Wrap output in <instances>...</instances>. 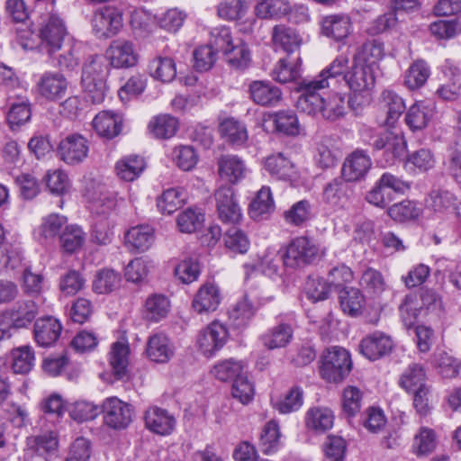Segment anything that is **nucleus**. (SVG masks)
I'll return each mask as SVG.
<instances>
[{
	"label": "nucleus",
	"mask_w": 461,
	"mask_h": 461,
	"mask_svg": "<svg viewBox=\"0 0 461 461\" xmlns=\"http://www.w3.org/2000/svg\"><path fill=\"white\" fill-rule=\"evenodd\" d=\"M122 122L121 117L112 112L103 111L95 115L93 127L96 133L105 139L111 140L120 134Z\"/></svg>",
	"instance_id": "c85d7f7f"
},
{
	"label": "nucleus",
	"mask_w": 461,
	"mask_h": 461,
	"mask_svg": "<svg viewBox=\"0 0 461 461\" xmlns=\"http://www.w3.org/2000/svg\"><path fill=\"white\" fill-rule=\"evenodd\" d=\"M319 253L320 249L312 239L300 236L287 244L282 260L286 268L301 269L312 265L318 258Z\"/></svg>",
	"instance_id": "39448f33"
},
{
	"label": "nucleus",
	"mask_w": 461,
	"mask_h": 461,
	"mask_svg": "<svg viewBox=\"0 0 461 461\" xmlns=\"http://www.w3.org/2000/svg\"><path fill=\"white\" fill-rule=\"evenodd\" d=\"M428 204L440 214L455 213L457 205L456 195L448 190L433 189L429 193Z\"/></svg>",
	"instance_id": "c03bdc74"
},
{
	"label": "nucleus",
	"mask_w": 461,
	"mask_h": 461,
	"mask_svg": "<svg viewBox=\"0 0 461 461\" xmlns=\"http://www.w3.org/2000/svg\"><path fill=\"white\" fill-rule=\"evenodd\" d=\"M228 64L234 69L244 70L251 62V53L247 43L240 41L224 53Z\"/></svg>",
	"instance_id": "13d9d810"
},
{
	"label": "nucleus",
	"mask_w": 461,
	"mask_h": 461,
	"mask_svg": "<svg viewBox=\"0 0 461 461\" xmlns=\"http://www.w3.org/2000/svg\"><path fill=\"white\" fill-rule=\"evenodd\" d=\"M179 127L177 119L169 114L153 117L148 126L149 133L156 139L167 140L175 136Z\"/></svg>",
	"instance_id": "37998d69"
},
{
	"label": "nucleus",
	"mask_w": 461,
	"mask_h": 461,
	"mask_svg": "<svg viewBox=\"0 0 461 461\" xmlns=\"http://www.w3.org/2000/svg\"><path fill=\"white\" fill-rule=\"evenodd\" d=\"M61 247L68 253H73L85 242V232L77 224L67 225L59 236Z\"/></svg>",
	"instance_id": "052dcab7"
},
{
	"label": "nucleus",
	"mask_w": 461,
	"mask_h": 461,
	"mask_svg": "<svg viewBox=\"0 0 461 461\" xmlns=\"http://www.w3.org/2000/svg\"><path fill=\"white\" fill-rule=\"evenodd\" d=\"M105 56L114 68H133L140 59L134 43L126 39L113 41L105 51Z\"/></svg>",
	"instance_id": "ddd939ff"
},
{
	"label": "nucleus",
	"mask_w": 461,
	"mask_h": 461,
	"mask_svg": "<svg viewBox=\"0 0 461 461\" xmlns=\"http://www.w3.org/2000/svg\"><path fill=\"white\" fill-rule=\"evenodd\" d=\"M175 276L183 284H191L201 275V266L197 258L191 257L181 260L174 269Z\"/></svg>",
	"instance_id": "680f3d73"
},
{
	"label": "nucleus",
	"mask_w": 461,
	"mask_h": 461,
	"mask_svg": "<svg viewBox=\"0 0 461 461\" xmlns=\"http://www.w3.org/2000/svg\"><path fill=\"white\" fill-rule=\"evenodd\" d=\"M129 353L130 348L127 344L119 341L113 344L109 362L115 380L128 379Z\"/></svg>",
	"instance_id": "f704fd0d"
},
{
	"label": "nucleus",
	"mask_w": 461,
	"mask_h": 461,
	"mask_svg": "<svg viewBox=\"0 0 461 461\" xmlns=\"http://www.w3.org/2000/svg\"><path fill=\"white\" fill-rule=\"evenodd\" d=\"M68 218L59 213H50L42 219L41 224L34 231L36 239L43 243L59 237L67 226Z\"/></svg>",
	"instance_id": "cd10ccee"
},
{
	"label": "nucleus",
	"mask_w": 461,
	"mask_h": 461,
	"mask_svg": "<svg viewBox=\"0 0 461 461\" xmlns=\"http://www.w3.org/2000/svg\"><path fill=\"white\" fill-rule=\"evenodd\" d=\"M148 72L154 79L169 83L176 76V63L172 58L156 56L149 62Z\"/></svg>",
	"instance_id": "79ce46f5"
},
{
	"label": "nucleus",
	"mask_w": 461,
	"mask_h": 461,
	"mask_svg": "<svg viewBox=\"0 0 461 461\" xmlns=\"http://www.w3.org/2000/svg\"><path fill=\"white\" fill-rule=\"evenodd\" d=\"M105 426L114 430L127 429L132 421L134 408L116 396L107 397L101 405Z\"/></svg>",
	"instance_id": "0eeeda50"
},
{
	"label": "nucleus",
	"mask_w": 461,
	"mask_h": 461,
	"mask_svg": "<svg viewBox=\"0 0 461 461\" xmlns=\"http://www.w3.org/2000/svg\"><path fill=\"white\" fill-rule=\"evenodd\" d=\"M219 219L227 224H237L242 219V212L231 186L222 185L214 194Z\"/></svg>",
	"instance_id": "4468645a"
},
{
	"label": "nucleus",
	"mask_w": 461,
	"mask_h": 461,
	"mask_svg": "<svg viewBox=\"0 0 461 461\" xmlns=\"http://www.w3.org/2000/svg\"><path fill=\"white\" fill-rule=\"evenodd\" d=\"M221 301L219 287L212 283H205L194 295L192 307L197 313L214 312Z\"/></svg>",
	"instance_id": "393cba45"
},
{
	"label": "nucleus",
	"mask_w": 461,
	"mask_h": 461,
	"mask_svg": "<svg viewBox=\"0 0 461 461\" xmlns=\"http://www.w3.org/2000/svg\"><path fill=\"white\" fill-rule=\"evenodd\" d=\"M185 199L186 195L182 188H168L157 199V207L162 213L171 214L184 204Z\"/></svg>",
	"instance_id": "3c124183"
},
{
	"label": "nucleus",
	"mask_w": 461,
	"mask_h": 461,
	"mask_svg": "<svg viewBox=\"0 0 461 461\" xmlns=\"http://www.w3.org/2000/svg\"><path fill=\"white\" fill-rule=\"evenodd\" d=\"M354 186L345 177H336L326 184L323 201L332 207L344 208L354 197Z\"/></svg>",
	"instance_id": "dca6fc26"
},
{
	"label": "nucleus",
	"mask_w": 461,
	"mask_h": 461,
	"mask_svg": "<svg viewBox=\"0 0 461 461\" xmlns=\"http://www.w3.org/2000/svg\"><path fill=\"white\" fill-rule=\"evenodd\" d=\"M31 117V104L25 101L12 104L6 114V120L12 131L18 130L27 123Z\"/></svg>",
	"instance_id": "69168bd1"
},
{
	"label": "nucleus",
	"mask_w": 461,
	"mask_h": 461,
	"mask_svg": "<svg viewBox=\"0 0 461 461\" xmlns=\"http://www.w3.org/2000/svg\"><path fill=\"white\" fill-rule=\"evenodd\" d=\"M265 168L277 179L288 180L294 174L293 163L282 153L268 156L265 161Z\"/></svg>",
	"instance_id": "09e8293b"
},
{
	"label": "nucleus",
	"mask_w": 461,
	"mask_h": 461,
	"mask_svg": "<svg viewBox=\"0 0 461 461\" xmlns=\"http://www.w3.org/2000/svg\"><path fill=\"white\" fill-rule=\"evenodd\" d=\"M382 104L386 111L385 123L393 126L406 109L404 100L394 91L386 89L382 93Z\"/></svg>",
	"instance_id": "a18cd8bd"
},
{
	"label": "nucleus",
	"mask_w": 461,
	"mask_h": 461,
	"mask_svg": "<svg viewBox=\"0 0 461 461\" xmlns=\"http://www.w3.org/2000/svg\"><path fill=\"white\" fill-rule=\"evenodd\" d=\"M420 213V208L417 203L411 200H403L396 203L387 209V214L395 221L404 222L410 220H414L419 217Z\"/></svg>",
	"instance_id": "0e129e2a"
},
{
	"label": "nucleus",
	"mask_w": 461,
	"mask_h": 461,
	"mask_svg": "<svg viewBox=\"0 0 461 461\" xmlns=\"http://www.w3.org/2000/svg\"><path fill=\"white\" fill-rule=\"evenodd\" d=\"M283 446L281 432L276 420H269L265 424L259 437L258 447L265 455L276 453Z\"/></svg>",
	"instance_id": "58836bf2"
},
{
	"label": "nucleus",
	"mask_w": 461,
	"mask_h": 461,
	"mask_svg": "<svg viewBox=\"0 0 461 461\" xmlns=\"http://www.w3.org/2000/svg\"><path fill=\"white\" fill-rule=\"evenodd\" d=\"M219 131L223 138L236 146L244 144L248 139L245 126L234 118L223 120L219 126Z\"/></svg>",
	"instance_id": "5fc2aeb1"
},
{
	"label": "nucleus",
	"mask_w": 461,
	"mask_h": 461,
	"mask_svg": "<svg viewBox=\"0 0 461 461\" xmlns=\"http://www.w3.org/2000/svg\"><path fill=\"white\" fill-rule=\"evenodd\" d=\"M349 59L345 54L337 56L325 68H323L320 74L312 79H303L300 83H311L313 85L315 82L326 80L328 83V88L330 87L331 82L338 77H342L348 70Z\"/></svg>",
	"instance_id": "4c0bfd02"
},
{
	"label": "nucleus",
	"mask_w": 461,
	"mask_h": 461,
	"mask_svg": "<svg viewBox=\"0 0 461 461\" xmlns=\"http://www.w3.org/2000/svg\"><path fill=\"white\" fill-rule=\"evenodd\" d=\"M410 185L398 176L384 172L366 193V201L380 209H385L394 200L395 194H402Z\"/></svg>",
	"instance_id": "423d86ee"
},
{
	"label": "nucleus",
	"mask_w": 461,
	"mask_h": 461,
	"mask_svg": "<svg viewBox=\"0 0 461 461\" xmlns=\"http://www.w3.org/2000/svg\"><path fill=\"white\" fill-rule=\"evenodd\" d=\"M14 323V328L27 329L37 320L40 305L32 299H20L6 308Z\"/></svg>",
	"instance_id": "4be33fe9"
},
{
	"label": "nucleus",
	"mask_w": 461,
	"mask_h": 461,
	"mask_svg": "<svg viewBox=\"0 0 461 461\" xmlns=\"http://www.w3.org/2000/svg\"><path fill=\"white\" fill-rule=\"evenodd\" d=\"M89 149V141L85 136L80 133H71L60 140L56 155L68 166H77L86 160Z\"/></svg>",
	"instance_id": "6e6552de"
},
{
	"label": "nucleus",
	"mask_w": 461,
	"mask_h": 461,
	"mask_svg": "<svg viewBox=\"0 0 461 461\" xmlns=\"http://www.w3.org/2000/svg\"><path fill=\"white\" fill-rule=\"evenodd\" d=\"M334 423L333 411L325 407L310 408L305 414L307 429L316 433H323L330 429Z\"/></svg>",
	"instance_id": "72a5a7b5"
},
{
	"label": "nucleus",
	"mask_w": 461,
	"mask_h": 461,
	"mask_svg": "<svg viewBox=\"0 0 461 461\" xmlns=\"http://www.w3.org/2000/svg\"><path fill=\"white\" fill-rule=\"evenodd\" d=\"M107 74V66L100 56H90L84 63L81 85L87 101L101 104L104 100L108 91Z\"/></svg>",
	"instance_id": "7ed1b4c3"
},
{
	"label": "nucleus",
	"mask_w": 461,
	"mask_h": 461,
	"mask_svg": "<svg viewBox=\"0 0 461 461\" xmlns=\"http://www.w3.org/2000/svg\"><path fill=\"white\" fill-rule=\"evenodd\" d=\"M426 371L417 363H412L401 375L399 384L406 392L417 390L418 387L426 385Z\"/></svg>",
	"instance_id": "603ef678"
},
{
	"label": "nucleus",
	"mask_w": 461,
	"mask_h": 461,
	"mask_svg": "<svg viewBox=\"0 0 461 461\" xmlns=\"http://www.w3.org/2000/svg\"><path fill=\"white\" fill-rule=\"evenodd\" d=\"M407 149V141L402 135L384 131L382 145L376 152H383L381 163L384 166L393 165L397 160H403Z\"/></svg>",
	"instance_id": "412c9836"
},
{
	"label": "nucleus",
	"mask_w": 461,
	"mask_h": 461,
	"mask_svg": "<svg viewBox=\"0 0 461 461\" xmlns=\"http://www.w3.org/2000/svg\"><path fill=\"white\" fill-rule=\"evenodd\" d=\"M294 325L295 317L293 312L278 315L276 324L262 335L263 345L271 350L285 348L294 338Z\"/></svg>",
	"instance_id": "1a4fd4ad"
},
{
	"label": "nucleus",
	"mask_w": 461,
	"mask_h": 461,
	"mask_svg": "<svg viewBox=\"0 0 461 461\" xmlns=\"http://www.w3.org/2000/svg\"><path fill=\"white\" fill-rule=\"evenodd\" d=\"M68 82L66 77L59 71H46L36 82V91L45 100L56 102L66 95Z\"/></svg>",
	"instance_id": "2eb2a0df"
},
{
	"label": "nucleus",
	"mask_w": 461,
	"mask_h": 461,
	"mask_svg": "<svg viewBox=\"0 0 461 461\" xmlns=\"http://www.w3.org/2000/svg\"><path fill=\"white\" fill-rule=\"evenodd\" d=\"M242 361L233 358L222 360L214 365L212 374L222 382L233 381L244 374Z\"/></svg>",
	"instance_id": "4d7b16f0"
},
{
	"label": "nucleus",
	"mask_w": 461,
	"mask_h": 461,
	"mask_svg": "<svg viewBox=\"0 0 461 461\" xmlns=\"http://www.w3.org/2000/svg\"><path fill=\"white\" fill-rule=\"evenodd\" d=\"M249 97L261 106L273 107L279 104L283 93L281 89L268 80H255L249 86Z\"/></svg>",
	"instance_id": "aec40b11"
},
{
	"label": "nucleus",
	"mask_w": 461,
	"mask_h": 461,
	"mask_svg": "<svg viewBox=\"0 0 461 461\" xmlns=\"http://www.w3.org/2000/svg\"><path fill=\"white\" fill-rule=\"evenodd\" d=\"M270 298L260 299L254 304L249 294H246L242 300L238 302L233 309L230 312V318L237 328L245 327L254 316L256 311Z\"/></svg>",
	"instance_id": "473e14b6"
},
{
	"label": "nucleus",
	"mask_w": 461,
	"mask_h": 461,
	"mask_svg": "<svg viewBox=\"0 0 461 461\" xmlns=\"http://www.w3.org/2000/svg\"><path fill=\"white\" fill-rule=\"evenodd\" d=\"M350 29V18L344 14L327 15L321 22V34L335 41L345 40L348 36Z\"/></svg>",
	"instance_id": "b1692460"
},
{
	"label": "nucleus",
	"mask_w": 461,
	"mask_h": 461,
	"mask_svg": "<svg viewBox=\"0 0 461 461\" xmlns=\"http://www.w3.org/2000/svg\"><path fill=\"white\" fill-rule=\"evenodd\" d=\"M303 404V390L295 385L289 389L283 398L275 403V409L281 414H289L297 411Z\"/></svg>",
	"instance_id": "6e6d98bb"
},
{
	"label": "nucleus",
	"mask_w": 461,
	"mask_h": 461,
	"mask_svg": "<svg viewBox=\"0 0 461 461\" xmlns=\"http://www.w3.org/2000/svg\"><path fill=\"white\" fill-rule=\"evenodd\" d=\"M272 41L276 48L286 53H293L299 49L301 39L295 30L285 24H278L273 28Z\"/></svg>",
	"instance_id": "a19ab883"
},
{
	"label": "nucleus",
	"mask_w": 461,
	"mask_h": 461,
	"mask_svg": "<svg viewBox=\"0 0 461 461\" xmlns=\"http://www.w3.org/2000/svg\"><path fill=\"white\" fill-rule=\"evenodd\" d=\"M285 221L294 227H304L314 218L313 205L307 200L303 199L294 203L283 213Z\"/></svg>",
	"instance_id": "2f4dec72"
},
{
	"label": "nucleus",
	"mask_w": 461,
	"mask_h": 461,
	"mask_svg": "<svg viewBox=\"0 0 461 461\" xmlns=\"http://www.w3.org/2000/svg\"><path fill=\"white\" fill-rule=\"evenodd\" d=\"M326 80L311 83H299L301 93L296 108L308 115L321 114L324 119L335 122L346 114L345 96L337 92H328Z\"/></svg>",
	"instance_id": "f03ea898"
},
{
	"label": "nucleus",
	"mask_w": 461,
	"mask_h": 461,
	"mask_svg": "<svg viewBox=\"0 0 461 461\" xmlns=\"http://www.w3.org/2000/svg\"><path fill=\"white\" fill-rule=\"evenodd\" d=\"M67 35L64 20L57 14L50 13L43 20L40 29L41 44L50 56L61 49Z\"/></svg>",
	"instance_id": "9d476101"
},
{
	"label": "nucleus",
	"mask_w": 461,
	"mask_h": 461,
	"mask_svg": "<svg viewBox=\"0 0 461 461\" xmlns=\"http://www.w3.org/2000/svg\"><path fill=\"white\" fill-rule=\"evenodd\" d=\"M352 369L351 356L348 350L339 346L326 348L320 358L319 373L329 383H340Z\"/></svg>",
	"instance_id": "20e7f679"
},
{
	"label": "nucleus",
	"mask_w": 461,
	"mask_h": 461,
	"mask_svg": "<svg viewBox=\"0 0 461 461\" xmlns=\"http://www.w3.org/2000/svg\"><path fill=\"white\" fill-rule=\"evenodd\" d=\"M233 44L230 27L218 26L211 30L207 46H210L216 53L222 52L224 54Z\"/></svg>",
	"instance_id": "774afa93"
},
{
	"label": "nucleus",
	"mask_w": 461,
	"mask_h": 461,
	"mask_svg": "<svg viewBox=\"0 0 461 461\" xmlns=\"http://www.w3.org/2000/svg\"><path fill=\"white\" fill-rule=\"evenodd\" d=\"M120 273L111 268H103L96 272L93 280V291L99 294H109L120 286Z\"/></svg>",
	"instance_id": "8fccbe9b"
},
{
	"label": "nucleus",
	"mask_w": 461,
	"mask_h": 461,
	"mask_svg": "<svg viewBox=\"0 0 461 461\" xmlns=\"http://www.w3.org/2000/svg\"><path fill=\"white\" fill-rule=\"evenodd\" d=\"M371 166L370 157L364 150L357 149L346 158L341 175L350 183L361 181L366 176Z\"/></svg>",
	"instance_id": "6ab92c4d"
},
{
	"label": "nucleus",
	"mask_w": 461,
	"mask_h": 461,
	"mask_svg": "<svg viewBox=\"0 0 461 461\" xmlns=\"http://www.w3.org/2000/svg\"><path fill=\"white\" fill-rule=\"evenodd\" d=\"M433 116V108L425 102H416L405 114V123L411 131L424 129Z\"/></svg>",
	"instance_id": "c9c22d12"
},
{
	"label": "nucleus",
	"mask_w": 461,
	"mask_h": 461,
	"mask_svg": "<svg viewBox=\"0 0 461 461\" xmlns=\"http://www.w3.org/2000/svg\"><path fill=\"white\" fill-rule=\"evenodd\" d=\"M275 128L276 131L288 136L299 134V122L296 113L293 111H279L275 113Z\"/></svg>",
	"instance_id": "338daca9"
},
{
	"label": "nucleus",
	"mask_w": 461,
	"mask_h": 461,
	"mask_svg": "<svg viewBox=\"0 0 461 461\" xmlns=\"http://www.w3.org/2000/svg\"><path fill=\"white\" fill-rule=\"evenodd\" d=\"M339 300L340 307L346 314L357 317L362 313L365 297L359 289L342 287L339 291Z\"/></svg>",
	"instance_id": "ea45409f"
},
{
	"label": "nucleus",
	"mask_w": 461,
	"mask_h": 461,
	"mask_svg": "<svg viewBox=\"0 0 461 461\" xmlns=\"http://www.w3.org/2000/svg\"><path fill=\"white\" fill-rule=\"evenodd\" d=\"M125 246L131 252H144L154 241V230L149 225H138L127 230L124 236Z\"/></svg>",
	"instance_id": "a878e982"
},
{
	"label": "nucleus",
	"mask_w": 461,
	"mask_h": 461,
	"mask_svg": "<svg viewBox=\"0 0 461 461\" xmlns=\"http://www.w3.org/2000/svg\"><path fill=\"white\" fill-rule=\"evenodd\" d=\"M148 357L157 363H167L174 355L169 339L163 333H157L149 338L146 348Z\"/></svg>",
	"instance_id": "c756f323"
},
{
	"label": "nucleus",
	"mask_w": 461,
	"mask_h": 461,
	"mask_svg": "<svg viewBox=\"0 0 461 461\" xmlns=\"http://www.w3.org/2000/svg\"><path fill=\"white\" fill-rule=\"evenodd\" d=\"M275 210V202L268 186H262L258 191L249 207V213L255 221H261L268 218Z\"/></svg>",
	"instance_id": "7c9ffc66"
},
{
	"label": "nucleus",
	"mask_w": 461,
	"mask_h": 461,
	"mask_svg": "<svg viewBox=\"0 0 461 461\" xmlns=\"http://www.w3.org/2000/svg\"><path fill=\"white\" fill-rule=\"evenodd\" d=\"M384 43L378 40L365 42L354 54L352 66L344 75V80L351 92L348 105L357 114L372 100L371 91L375 84V71L377 61L384 57Z\"/></svg>",
	"instance_id": "f257e3e1"
},
{
	"label": "nucleus",
	"mask_w": 461,
	"mask_h": 461,
	"mask_svg": "<svg viewBox=\"0 0 461 461\" xmlns=\"http://www.w3.org/2000/svg\"><path fill=\"white\" fill-rule=\"evenodd\" d=\"M62 331L60 321L52 316L38 318L33 325V338L38 346L49 348L59 339Z\"/></svg>",
	"instance_id": "a211bd4d"
},
{
	"label": "nucleus",
	"mask_w": 461,
	"mask_h": 461,
	"mask_svg": "<svg viewBox=\"0 0 461 461\" xmlns=\"http://www.w3.org/2000/svg\"><path fill=\"white\" fill-rule=\"evenodd\" d=\"M290 9L288 0H261L255 6V14L259 19H278L287 15Z\"/></svg>",
	"instance_id": "de8ad7c7"
},
{
	"label": "nucleus",
	"mask_w": 461,
	"mask_h": 461,
	"mask_svg": "<svg viewBox=\"0 0 461 461\" xmlns=\"http://www.w3.org/2000/svg\"><path fill=\"white\" fill-rule=\"evenodd\" d=\"M12 369L15 374H27L34 366V351L30 346H23L12 351Z\"/></svg>",
	"instance_id": "e2e57ef3"
},
{
	"label": "nucleus",
	"mask_w": 461,
	"mask_h": 461,
	"mask_svg": "<svg viewBox=\"0 0 461 461\" xmlns=\"http://www.w3.org/2000/svg\"><path fill=\"white\" fill-rule=\"evenodd\" d=\"M393 348V342L391 337L380 331L363 338L359 344V352L371 361L390 354Z\"/></svg>",
	"instance_id": "f3484780"
},
{
	"label": "nucleus",
	"mask_w": 461,
	"mask_h": 461,
	"mask_svg": "<svg viewBox=\"0 0 461 461\" xmlns=\"http://www.w3.org/2000/svg\"><path fill=\"white\" fill-rule=\"evenodd\" d=\"M218 171L221 179L237 184L246 176L244 161L235 155H224L218 161Z\"/></svg>",
	"instance_id": "bb28decb"
},
{
	"label": "nucleus",
	"mask_w": 461,
	"mask_h": 461,
	"mask_svg": "<svg viewBox=\"0 0 461 461\" xmlns=\"http://www.w3.org/2000/svg\"><path fill=\"white\" fill-rule=\"evenodd\" d=\"M146 317L151 321L158 322L166 318L170 310L169 299L160 294L149 295L145 303Z\"/></svg>",
	"instance_id": "864d4df0"
},
{
	"label": "nucleus",
	"mask_w": 461,
	"mask_h": 461,
	"mask_svg": "<svg viewBox=\"0 0 461 461\" xmlns=\"http://www.w3.org/2000/svg\"><path fill=\"white\" fill-rule=\"evenodd\" d=\"M145 168L144 159L138 155H131L119 160L115 165L117 176L124 181L138 178Z\"/></svg>",
	"instance_id": "49530a36"
},
{
	"label": "nucleus",
	"mask_w": 461,
	"mask_h": 461,
	"mask_svg": "<svg viewBox=\"0 0 461 461\" xmlns=\"http://www.w3.org/2000/svg\"><path fill=\"white\" fill-rule=\"evenodd\" d=\"M93 31L98 38L115 36L122 27V15L119 8L105 5L97 9L92 20Z\"/></svg>",
	"instance_id": "9b49d317"
},
{
	"label": "nucleus",
	"mask_w": 461,
	"mask_h": 461,
	"mask_svg": "<svg viewBox=\"0 0 461 461\" xmlns=\"http://www.w3.org/2000/svg\"><path fill=\"white\" fill-rule=\"evenodd\" d=\"M429 75L430 69L428 64L423 60H417L408 68L404 84L411 90L418 89L427 82Z\"/></svg>",
	"instance_id": "bf43d9fd"
},
{
	"label": "nucleus",
	"mask_w": 461,
	"mask_h": 461,
	"mask_svg": "<svg viewBox=\"0 0 461 461\" xmlns=\"http://www.w3.org/2000/svg\"><path fill=\"white\" fill-rule=\"evenodd\" d=\"M404 167L407 170L424 173L435 167L436 159L430 149L420 148L404 155Z\"/></svg>",
	"instance_id": "e433bc0d"
},
{
	"label": "nucleus",
	"mask_w": 461,
	"mask_h": 461,
	"mask_svg": "<svg viewBox=\"0 0 461 461\" xmlns=\"http://www.w3.org/2000/svg\"><path fill=\"white\" fill-rule=\"evenodd\" d=\"M144 420L148 429L161 436L171 434L176 425L174 416L167 410L157 406L146 411Z\"/></svg>",
	"instance_id": "5701e85b"
},
{
	"label": "nucleus",
	"mask_w": 461,
	"mask_h": 461,
	"mask_svg": "<svg viewBox=\"0 0 461 461\" xmlns=\"http://www.w3.org/2000/svg\"><path fill=\"white\" fill-rule=\"evenodd\" d=\"M229 331L225 325L215 321L202 330L197 337V346L207 357H213L228 341Z\"/></svg>",
	"instance_id": "f8f14e48"
}]
</instances>
